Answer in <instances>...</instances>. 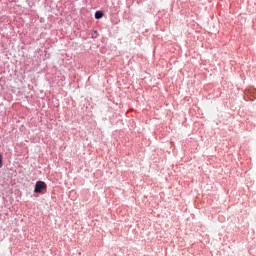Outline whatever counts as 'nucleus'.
Segmentation results:
<instances>
[{"label": "nucleus", "mask_w": 256, "mask_h": 256, "mask_svg": "<svg viewBox=\"0 0 256 256\" xmlns=\"http://www.w3.org/2000/svg\"><path fill=\"white\" fill-rule=\"evenodd\" d=\"M47 189V184L43 181L36 182L34 193H41Z\"/></svg>", "instance_id": "nucleus-1"}, {"label": "nucleus", "mask_w": 256, "mask_h": 256, "mask_svg": "<svg viewBox=\"0 0 256 256\" xmlns=\"http://www.w3.org/2000/svg\"><path fill=\"white\" fill-rule=\"evenodd\" d=\"M103 18V12L102 11H97L95 13V19H102Z\"/></svg>", "instance_id": "nucleus-2"}, {"label": "nucleus", "mask_w": 256, "mask_h": 256, "mask_svg": "<svg viewBox=\"0 0 256 256\" xmlns=\"http://www.w3.org/2000/svg\"><path fill=\"white\" fill-rule=\"evenodd\" d=\"M3 167V156L0 155V169Z\"/></svg>", "instance_id": "nucleus-3"}]
</instances>
